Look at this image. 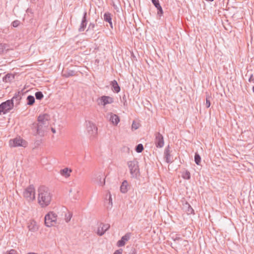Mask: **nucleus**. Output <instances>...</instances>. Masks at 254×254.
<instances>
[{
	"label": "nucleus",
	"instance_id": "1",
	"mask_svg": "<svg viewBox=\"0 0 254 254\" xmlns=\"http://www.w3.org/2000/svg\"><path fill=\"white\" fill-rule=\"evenodd\" d=\"M38 203L41 207L48 206L52 200V194L49 189L45 186H40L38 189Z\"/></svg>",
	"mask_w": 254,
	"mask_h": 254
},
{
	"label": "nucleus",
	"instance_id": "2",
	"mask_svg": "<svg viewBox=\"0 0 254 254\" xmlns=\"http://www.w3.org/2000/svg\"><path fill=\"white\" fill-rule=\"evenodd\" d=\"M57 215L53 211H50L45 216V224L46 226L50 227L57 224Z\"/></svg>",
	"mask_w": 254,
	"mask_h": 254
},
{
	"label": "nucleus",
	"instance_id": "3",
	"mask_svg": "<svg viewBox=\"0 0 254 254\" xmlns=\"http://www.w3.org/2000/svg\"><path fill=\"white\" fill-rule=\"evenodd\" d=\"M23 197L27 201L30 202L35 199V190L33 186L30 185L23 191Z\"/></svg>",
	"mask_w": 254,
	"mask_h": 254
},
{
	"label": "nucleus",
	"instance_id": "4",
	"mask_svg": "<svg viewBox=\"0 0 254 254\" xmlns=\"http://www.w3.org/2000/svg\"><path fill=\"white\" fill-rule=\"evenodd\" d=\"M28 145V142L21 137L18 136L16 138L10 139L9 141V145L10 147H16L22 146L26 147Z\"/></svg>",
	"mask_w": 254,
	"mask_h": 254
},
{
	"label": "nucleus",
	"instance_id": "5",
	"mask_svg": "<svg viewBox=\"0 0 254 254\" xmlns=\"http://www.w3.org/2000/svg\"><path fill=\"white\" fill-rule=\"evenodd\" d=\"M127 166L132 177H136L139 172L138 162L135 159L127 162Z\"/></svg>",
	"mask_w": 254,
	"mask_h": 254
},
{
	"label": "nucleus",
	"instance_id": "6",
	"mask_svg": "<svg viewBox=\"0 0 254 254\" xmlns=\"http://www.w3.org/2000/svg\"><path fill=\"white\" fill-rule=\"evenodd\" d=\"M12 100H8L0 104V115L5 114L13 108Z\"/></svg>",
	"mask_w": 254,
	"mask_h": 254
},
{
	"label": "nucleus",
	"instance_id": "7",
	"mask_svg": "<svg viewBox=\"0 0 254 254\" xmlns=\"http://www.w3.org/2000/svg\"><path fill=\"white\" fill-rule=\"evenodd\" d=\"M114 102V99L109 96H102L97 99V103L99 106L105 107L108 104Z\"/></svg>",
	"mask_w": 254,
	"mask_h": 254
},
{
	"label": "nucleus",
	"instance_id": "8",
	"mask_svg": "<svg viewBox=\"0 0 254 254\" xmlns=\"http://www.w3.org/2000/svg\"><path fill=\"white\" fill-rule=\"evenodd\" d=\"M47 127L48 126L43 125L41 123L38 122V123H33L31 127L32 129L35 130L36 131L35 135H43L44 131Z\"/></svg>",
	"mask_w": 254,
	"mask_h": 254
},
{
	"label": "nucleus",
	"instance_id": "9",
	"mask_svg": "<svg viewBox=\"0 0 254 254\" xmlns=\"http://www.w3.org/2000/svg\"><path fill=\"white\" fill-rule=\"evenodd\" d=\"M87 130L89 134L94 136L97 133V127L91 121H86Z\"/></svg>",
	"mask_w": 254,
	"mask_h": 254
},
{
	"label": "nucleus",
	"instance_id": "10",
	"mask_svg": "<svg viewBox=\"0 0 254 254\" xmlns=\"http://www.w3.org/2000/svg\"><path fill=\"white\" fill-rule=\"evenodd\" d=\"M155 138L154 143L157 148H162L164 144V137L162 134L159 132L155 133Z\"/></svg>",
	"mask_w": 254,
	"mask_h": 254
},
{
	"label": "nucleus",
	"instance_id": "11",
	"mask_svg": "<svg viewBox=\"0 0 254 254\" xmlns=\"http://www.w3.org/2000/svg\"><path fill=\"white\" fill-rule=\"evenodd\" d=\"M172 238L173 241L176 243V245H178V246L180 247H181L182 246L186 247L188 245V241L187 240L183 239L178 235H175V236H173Z\"/></svg>",
	"mask_w": 254,
	"mask_h": 254
},
{
	"label": "nucleus",
	"instance_id": "12",
	"mask_svg": "<svg viewBox=\"0 0 254 254\" xmlns=\"http://www.w3.org/2000/svg\"><path fill=\"white\" fill-rule=\"evenodd\" d=\"M110 227L109 224L101 223L98 228L97 234L99 236H102Z\"/></svg>",
	"mask_w": 254,
	"mask_h": 254
},
{
	"label": "nucleus",
	"instance_id": "13",
	"mask_svg": "<svg viewBox=\"0 0 254 254\" xmlns=\"http://www.w3.org/2000/svg\"><path fill=\"white\" fill-rule=\"evenodd\" d=\"M87 23V12L85 11L84 12L83 16L81 21L80 25L78 28V31L81 32L84 31Z\"/></svg>",
	"mask_w": 254,
	"mask_h": 254
},
{
	"label": "nucleus",
	"instance_id": "14",
	"mask_svg": "<svg viewBox=\"0 0 254 254\" xmlns=\"http://www.w3.org/2000/svg\"><path fill=\"white\" fill-rule=\"evenodd\" d=\"M49 115L47 114L40 115L37 119V121L41 123L43 125H46L48 126V121L49 120Z\"/></svg>",
	"mask_w": 254,
	"mask_h": 254
},
{
	"label": "nucleus",
	"instance_id": "15",
	"mask_svg": "<svg viewBox=\"0 0 254 254\" xmlns=\"http://www.w3.org/2000/svg\"><path fill=\"white\" fill-rule=\"evenodd\" d=\"M130 236V233H127L124 236H123L120 240L117 243L118 247H121L124 246L126 244V242L128 241Z\"/></svg>",
	"mask_w": 254,
	"mask_h": 254
},
{
	"label": "nucleus",
	"instance_id": "16",
	"mask_svg": "<svg viewBox=\"0 0 254 254\" xmlns=\"http://www.w3.org/2000/svg\"><path fill=\"white\" fill-rule=\"evenodd\" d=\"M28 228L29 231L31 232H36L38 230V226L34 220H30L28 223Z\"/></svg>",
	"mask_w": 254,
	"mask_h": 254
},
{
	"label": "nucleus",
	"instance_id": "17",
	"mask_svg": "<svg viewBox=\"0 0 254 254\" xmlns=\"http://www.w3.org/2000/svg\"><path fill=\"white\" fill-rule=\"evenodd\" d=\"M164 157L166 162H167L168 163L172 162V156L170 154L169 146H168L167 148H166L165 150Z\"/></svg>",
	"mask_w": 254,
	"mask_h": 254
},
{
	"label": "nucleus",
	"instance_id": "18",
	"mask_svg": "<svg viewBox=\"0 0 254 254\" xmlns=\"http://www.w3.org/2000/svg\"><path fill=\"white\" fill-rule=\"evenodd\" d=\"M110 121L115 126H117L120 122L119 117L114 114L110 113Z\"/></svg>",
	"mask_w": 254,
	"mask_h": 254
},
{
	"label": "nucleus",
	"instance_id": "19",
	"mask_svg": "<svg viewBox=\"0 0 254 254\" xmlns=\"http://www.w3.org/2000/svg\"><path fill=\"white\" fill-rule=\"evenodd\" d=\"M71 172L72 170L71 169L68 168H64V169L60 170V173L62 176L67 178L70 176V173Z\"/></svg>",
	"mask_w": 254,
	"mask_h": 254
},
{
	"label": "nucleus",
	"instance_id": "20",
	"mask_svg": "<svg viewBox=\"0 0 254 254\" xmlns=\"http://www.w3.org/2000/svg\"><path fill=\"white\" fill-rule=\"evenodd\" d=\"M77 75V72L74 70H67L63 71L62 76L64 77L67 78L70 76H74Z\"/></svg>",
	"mask_w": 254,
	"mask_h": 254
},
{
	"label": "nucleus",
	"instance_id": "21",
	"mask_svg": "<svg viewBox=\"0 0 254 254\" xmlns=\"http://www.w3.org/2000/svg\"><path fill=\"white\" fill-rule=\"evenodd\" d=\"M128 190V182L127 181L125 180L122 183L121 187H120V190L123 193H125L127 192Z\"/></svg>",
	"mask_w": 254,
	"mask_h": 254
},
{
	"label": "nucleus",
	"instance_id": "22",
	"mask_svg": "<svg viewBox=\"0 0 254 254\" xmlns=\"http://www.w3.org/2000/svg\"><path fill=\"white\" fill-rule=\"evenodd\" d=\"M104 20L110 24V27L113 28L111 14L109 12H106L104 14Z\"/></svg>",
	"mask_w": 254,
	"mask_h": 254
},
{
	"label": "nucleus",
	"instance_id": "23",
	"mask_svg": "<svg viewBox=\"0 0 254 254\" xmlns=\"http://www.w3.org/2000/svg\"><path fill=\"white\" fill-rule=\"evenodd\" d=\"M112 90L116 93H119L120 91V87L118 85L117 81L114 80L111 83Z\"/></svg>",
	"mask_w": 254,
	"mask_h": 254
},
{
	"label": "nucleus",
	"instance_id": "24",
	"mask_svg": "<svg viewBox=\"0 0 254 254\" xmlns=\"http://www.w3.org/2000/svg\"><path fill=\"white\" fill-rule=\"evenodd\" d=\"M14 78V76L12 74L8 73L3 77V81L5 82H10Z\"/></svg>",
	"mask_w": 254,
	"mask_h": 254
},
{
	"label": "nucleus",
	"instance_id": "25",
	"mask_svg": "<svg viewBox=\"0 0 254 254\" xmlns=\"http://www.w3.org/2000/svg\"><path fill=\"white\" fill-rule=\"evenodd\" d=\"M8 50V45L4 43H0V54L6 52Z\"/></svg>",
	"mask_w": 254,
	"mask_h": 254
},
{
	"label": "nucleus",
	"instance_id": "26",
	"mask_svg": "<svg viewBox=\"0 0 254 254\" xmlns=\"http://www.w3.org/2000/svg\"><path fill=\"white\" fill-rule=\"evenodd\" d=\"M21 92L18 91V92L16 93L14 96L13 97V98L11 99V100H12V102L13 103L14 100H15L16 102H17V104H19V101L21 99Z\"/></svg>",
	"mask_w": 254,
	"mask_h": 254
},
{
	"label": "nucleus",
	"instance_id": "27",
	"mask_svg": "<svg viewBox=\"0 0 254 254\" xmlns=\"http://www.w3.org/2000/svg\"><path fill=\"white\" fill-rule=\"evenodd\" d=\"M182 176L184 179L189 180L190 178V174L189 171L185 170L182 173Z\"/></svg>",
	"mask_w": 254,
	"mask_h": 254
},
{
	"label": "nucleus",
	"instance_id": "28",
	"mask_svg": "<svg viewBox=\"0 0 254 254\" xmlns=\"http://www.w3.org/2000/svg\"><path fill=\"white\" fill-rule=\"evenodd\" d=\"M27 104L32 105L35 102V98L33 96L29 95L27 98Z\"/></svg>",
	"mask_w": 254,
	"mask_h": 254
},
{
	"label": "nucleus",
	"instance_id": "29",
	"mask_svg": "<svg viewBox=\"0 0 254 254\" xmlns=\"http://www.w3.org/2000/svg\"><path fill=\"white\" fill-rule=\"evenodd\" d=\"M194 161L197 165H200V162H201V157H200V155L197 153H195Z\"/></svg>",
	"mask_w": 254,
	"mask_h": 254
},
{
	"label": "nucleus",
	"instance_id": "30",
	"mask_svg": "<svg viewBox=\"0 0 254 254\" xmlns=\"http://www.w3.org/2000/svg\"><path fill=\"white\" fill-rule=\"evenodd\" d=\"M185 205L188 207V209L187 210V213L189 214H194V210L190 206V204L188 202H186Z\"/></svg>",
	"mask_w": 254,
	"mask_h": 254
},
{
	"label": "nucleus",
	"instance_id": "31",
	"mask_svg": "<svg viewBox=\"0 0 254 254\" xmlns=\"http://www.w3.org/2000/svg\"><path fill=\"white\" fill-rule=\"evenodd\" d=\"M144 148L142 144H138L135 147V151L138 153L141 152Z\"/></svg>",
	"mask_w": 254,
	"mask_h": 254
},
{
	"label": "nucleus",
	"instance_id": "32",
	"mask_svg": "<svg viewBox=\"0 0 254 254\" xmlns=\"http://www.w3.org/2000/svg\"><path fill=\"white\" fill-rule=\"evenodd\" d=\"M35 97L37 99L41 100L43 98V94L42 92H37L35 93Z\"/></svg>",
	"mask_w": 254,
	"mask_h": 254
},
{
	"label": "nucleus",
	"instance_id": "33",
	"mask_svg": "<svg viewBox=\"0 0 254 254\" xmlns=\"http://www.w3.org/2000/svg\"><path fill=\"white\" fill-rule=\"evenodd\" d=\"M131 127H132V128H134V129H137V128H138L139 127V123H138L135 121H133Z\"/></svg>",
	"mask_w": 254,
	"mask_h": 254
},
{
	"label": "nucleus",
	"instance_id": "34",
	"mask_svg": "<svg viewBox=\"0 0 254 254\" xmlns=\"http://www.w3.org/2000/svg\"><path fill=\"white\" fill-rule=\"evenodd\" d=\"M20 22L18 20H15L12 23V25L14 27H17L20 25Z\"/></svg>",
	"mask_w": 254,
	"mask_h": 254
},
{
	"label": "nucleus",
	"instance_id": "35",
	"mask_svg": "<svg viewBox=\"0 0 254 254\" xmlns=\"http://www.w3.org/2000/svg\"><path fill=\"white\" fill-rule=\"evenodd\" d=\"M157 9L158 10V11H157L158 15H159L160 16H161L163 13V11L162 8V7L161 6H159L157 8Z\"/></svg>",
	"mask_w": 254,
	"mask_h": 254
},
{
	"label": "nucleus",
	"instance_id": "36",
	"mask_svg": "<svg viewBox=\"0 0 254 254\" xmlns=\"http://www.w3.org/2000/svg\"><path fill=\"white\" fill-rule=\"evenodd\" d=\"M152 2L156 8L158 7L159 6H161L160 5L159 0H152Z\"/></svg>",
	"mask_w": 254,
	"mask_h": 254
},
{
	"label": "nucleus",
	"instance_id": "37",
	"mask_svg": "<svg viewBox=\"0 0 254 254\" xmlns=\"http://www.w3.org/2000/svg\"><path fill=\"white\" fill-rule=\"evenodd\" d=\"M95 27V24L93 23H90L88 26V28L87 30H93Z\"/></svg>",
	"mask_w": 254,
	"mask_h": 254
},
{
	"label": "nucleus",
	"instance_id": "38",
	"mask_svg": "<svg viewBox=\"0 0 254 254\" xmlns=\"http://www.w3.org/2000/svg\"><path fill=\"white\" fill-rule=\"evenodd\" d=\"M17 252L13 249L10 250L9 251H7L6 252L5 254H16Z\"/></svg>",
	"mask_w": 254,
	"mask_h": 254
},
{
	"label": "nucleus",
	"instance_id": "39",
	"mask_svg": "<svg viewBox=\"0 0 254 254\" xmlns=\"http://www.w3.org/2000/svg\"><path fill=\"white\" fill-rule=\"evenodd\" d=\"M206 108H209L210 106V102L209 100V98L208 97H206Z\"/></svg>",
	"mask_w": 254,
	"mask_h": 254
},
{
	"label": "nucleus",
	"instance_id": "40",
	"mask_svg": "<svg viewBox=\"0 0 254 254\" xmlns=\"http://www.w3.org/2000/svg\"><path fill=\"white\" fill-rule=\"evenodd\" d=\"M109 193V203L112 206V196L110 192H108Z\"/></svg>",
	"mask_w": 254,
	"mask_h": 254
},
{
	"label": "nucleus",
	"instance_id": "41",
	"mask_svg": "<svg viewBox=\"0 0 254 254\" xmlns=\"http://www.w3.org/2000/svg\"><path fill=\"white\" fill-rule=\"evenodd\" d=\"M123 250L122 249H119L118 250H116L113 254H122Z\"/></svg>",
	"mask_w": 254,
	"mask_h": 254
},
{
	"label": "nucleus",
	"instance_id": "42",
	"mask_svg": "<svg viewBox=\"0 0 254 254\" xmlns=\"http://www.w3.org/2000/svg\"><path fill=\"white\" fill-rule=\"evenodd\" d=\"M71 215H69L68 217H67L65 218V221L66 222H68L70 221V219H71Z\"/></svg>",
	"mask_w": 254,
	"mask_h": 254
},
{
	"label": "nucleus",
	"instance_id": "43",
	"mask_svg": "<svg viewBox=\"0 0 254 254\" xmlns=\"http://www.w3.org/2000/svg\"><path fill=\"white\" fill-rule=\"evenodd\" d=\"M254 78H253V75L252 74L250 78H249V82H252V79H253Z\"/></svg>",
	"mask_w": 254,
	"mask_h": 254
},
{
	"label": "nucleus",
	"instance_id": "44",
	"mask_svg": "<svg viewBox=\"0 0 254 254\" xmlns=\"http://www.w3.org/2000/svg\"><path fill=\"white\" fill-rule=\"evenodd\" d=\"M51 130H52V132L54 133H55L56 132V129L54 128H52Z\"/></svg>",
	"mask_w": 254,
	"mask_h": 254
},
{
	"label": "nucleus",
	"instance_id": "45",
	"mask_svg": "<svg viewBox=\"0 0 254 254\" xmlns=\"http://www.w3.org/2000/svg\"><path fill=\"white\" fill-rule=\"evenodd\" d=\"M27 254H38L35 253H33V252H30V253H28Z\"/></svg>",
	"mask_w": 254,
	"mask_h": 254
},
{
	"label": "nucleus",
	"instance_id": "46",
	"mask_svg": "<svg viewBox=\"0 0 254 254\" xmlns=\"http://www.w3.org/2000/svg\"><path fill=\"white\" fill-rule=\"evenodd\" d=\"M136 254V253H135V252H133V253H131V254Z\"/></svg>",
	"mask_w": 254,
	"mask_h": 254
},
{
	"label": "nucleus",
	"instance_id": "47",
	"mask_svg": "<svg viewBox=\"0 0 254 254\" xmlns=\"http://www.w3.org/2000/svg\"><path fill=\"white\" fill-rule=\"evenodd\" d=\"M253 91L254 92V86L253 87Z\"/></svg>",
	"mask_w": 254,
	"mask_h": 254
},
{
	"label": "nucleus",
	"instance_id": "48",
	"mask_svg": "<svg viewBox=\"0 0 254 254\" xmlns=\"http://www.w3.org/2000/svg\"><path fill=\"white\" fill-rule=\"evenodd\" d=\"M30 1H34L35 0H30Z\"/></svg>",
	"mask_w": 254,
	"mask_h": 254
}]
</instances>
